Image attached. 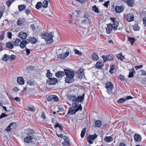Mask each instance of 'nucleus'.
Returning a JSON list of instances; mask_svg holds the SVG:
<instances>
[{"label":"nucleus","mask_w":146,"mask_h":146,"mask_svg":"<svg viewBox=\"0 0 146 146\" xmlns=\"http://www.w3.org/2000/svg\"><path fill=\"white\" fill-rule=\"evenodd\" d=\"M85 93H83L82 96H78L77 97L72 95L68 96V98L71 101H72V104L73 107L70 108L68 113V115H73L76 112L79 110L81 111L82 110V107L81 104L79 103L82 102L84 100Z\"/></svg>","instance_id":"1"},{"label":"nucleus","mask_w":146,"mask_h":146,"mask_svg":"<svg viewBox=\"0 0 146 146\" xmlns=\"http://www.w3.org/2000/svg\"><path fill=\"white\" fill-rule=\"evenodd\" d=\"M110 19L113 22V24L110 23L107 25L106 31L107 33L108 34L110 33L113 29L114 31L116 30L119 24L118 21L115 20V18L111 17Z\"/></svg>","instance_id":"2"},{"label":"nucleus","mask_w":146,"mask_h":146,"mask_svg":"<svg viewBox=\"0 0 146 146\" xmlns=\"http://www.w3.org/2000/svg\"><path fill=\"white\" fill-rule=\"evenodd\" d=\"M65 74L66 76L65 81L67 83H71L73 82V78L74 76V72L68 70H65Z\"/></svg>","instance_id":"3"},{"label":"nucleus","mask_w":146,"mask_h":146,"mask_svg":"<svg viewBox=\"0 0 146 146\" xmlns=\"http://www.w3.org/2000/svg\"><path fill=\"white\" fill-rule=\"evenodd\" d=\"M53 37V34L49 33H47L42 35V37L47 41V43L50 44L53 42L52 38Z\"/></svg>","instance_id":"4"},{"label":"nucleus","mask_w":146,"mask_h":146,"mask_svg":"<svg viewBox=\"0 0 146 146\" xmlns=\"http://www.w3.org/2000/svg\"><path fill=\"white\" fill-rule=\"evenodd\" d=\"M105 88L106 89V92L110 94H113V90L114 88L113 86L112 83L108 82L105 83Z\"/></svg>","instance_id":"5"},{"label":"nucleus","mask_w":146,"mask_h":146,"mask_svg":"<svg viewBox=\"0 0 146 146\" xmlns=\"http://www.w3.org/2000/svg\"><path fill=\"white\" fill-rule=\"evenodd\" d=\"M97 135L96 134L89 135L87 138L88 142L90 144L93 143V141L97 137Z\"/></svg>","instance_id":"6"},{"label":"nucleus","mask_w":146,"mask_h":146,"mask_svg":"<svg viewBox=\"0 0 146 146\" xmlns=\"http://www.w3.org/2000/svg\"><path fill=\"white\" fill-rule=\"evenodd\" d=\"M102 58H103L104 61L105 62L108 61H110L113 60V58L111 54H108L103 55Z\"/></svg>","instance_id":"7"},{"label":"nucleus","mask_w":146,"mask_h":146,"mask_svg":"<svg viewBox=\"0 0 146 146\" xmlns=\"http://www.w3.org/2000/svg\"><path fill=\"white\" fill-rule=\"evenodd\" d=\"M35 133V131L32 129H28L26 132V135L28 136H31L32 138H34Z\"/></svg>","instance_id":"8"},{"label":"nucleus","mask_w":146,"mask_h":146,"mask_svg":"<svg viewBox=\"0 0 146 146\" xmlns=\"http://www.w3.org/2000/svg\"><path fill=\"white\" fill-rule=\"evenodd\" d=\"M57 82L56 78H50L47 80V83L49 85H52L56 84Z\"/></svg>","instance_id":"9"},{"label":"nucleus","mask_w":146,"mask_h":146,"mask_svg":"<svg viewBox=\"0 0 146 146\" xmlns=\"http://www.w3.org/2000/svg\"><path fill=\"white\" fill-rule=\"evenodd\" d=\"M133 97L130 96H128L127 97H125L124 98H121L119 99L117 102L119 103H124L127 100L129 99H132Z\"/></svg>","instance_id":"10"},{"label":"nucleus","mask_w":146,"mask_h":146,"mask_svg":"<svg viewBox=\"0 0 146 146\" xmlns=\"http://www.w3.org/2000/svg\"><path fill=\"white\" fill-rule=\"evenodd\" d=\"M125 16L126 20L129 22H131L134 20V17L133 14H127Z\"/></svg>","instance_id":"11"},{"label":"nucleus","mask_w":146,"mask_h":146,"mask_svg":"<svg viewBox=\"0 0 146 146\" xmlns=\"http://www.w3.org/2000/svg\"><path fill=\"white\" fill-rule=\"evenodd\" d=\"M34 138H32L31 136H29L27 135V136L24 138V141L27 143H29L32 141V140Z\"/></svg>","instance_id":"12"},{"label":"nucleus","mask_w":146,"mask_h":146,"mask_svg":"<svg viewBox=\"0 0 146 146\" xmlns=\"http://www.w3.org/2000/svg\"><path fill=\"white\" fill-rule=\"evenodd\" d=\"M27 36V33L22 31L20 32L19 33V37L23 39H25Z\"/></svg>","instance_id":"13"},{"label":"nucleus","mask_w":146,"mask_h":146,"mask_svg":"<svg viewBox=\"0 0 146 146\" xmlns=\"http://www.w3.org/2000/svg\"><path fill=\"white\" fill-rule=\"evenodd\" d=\"M104 64V63L103 62H101L98 61L96 64V67L98 69H101L103 67Z\"/></svg>","instance_id":"14"},{"label":"nucleus","mask_w":146,"mask_h":146,"mask_svg":"<svg viewBox=\"0 0 146 146\" xmlns=\"http://www.w3.org/2000/svg\"><path fill=\"white\" fill-rule=\"evenodd\" d=\"M134 138L135 141L136 142H139L141 139V135L137 133L135 134Z\"/></svg>","instance_id":"15"},{"label":"nucleus","mask_w":146,"mask_h":146,"mask_svg":"<svg viewBox=\"0 0 146 146\" xmlns=\"http://www.w3.org/2000/svg\"><path fill=\"white\" fill-rule=\"evenodd\" d=\"M123 7L116 6L115 7V10L117 13H120L123 10Z\"/></svg>","instance_id":"16"},{"label":"nucleus","mask_w":146,"mask_h":146,"mask_svg":"<svg viewBox=\"0 0 146 146\" xmlns=\"http://www.w3.org/2000/svg\"><path fill=\"white\" fill-rule=\"evenodd\" d=\"M84 70L83 69L80 68L79 70V72H78L79 77L80 79L83 78L84 76V74L83 72Z\"/></svg>","instance_id":"17"},{"label":"nucleus","mask_w":146,"mask_h":146,"mask_svg":"<svg viewBox=\"0 0 146 146\" xmlns=\"http://www.w3.org/2000/svg\"><path fill=\"white\" fill-rule=\"evenodd\" d=\"M65 75V72L62 71H59L55 74L56 76L58 78H61Z\"/></svg>","instance_id":"18"},{"label":"nucleus","mask_w":146,"mask_h":146,"mask_svg":"<svg viewBox=\"0 0 146 146\" xmlns=\"http://www.w3.org/2000/svg\"><path fill=\"white\" fill-rule=\"evenodd\" d=\"M135 73V72L134 68H132L129 70V74L128 76L129 78H131L134 76V74Z\"/></svg>","instance_id":"19"},{"label":"nucleus","mask_w":146,"mask_h":146,"mask_svg":"<svg viewBox=\"0 0 146 146\" xmlns=\"http://www.w3.org/2000/svg\"><path fill=\"white\" fill-rule=\"evenodd\" d=\"M17 81L18 83L20 84H24L25 83L24 80L22 77H18L17 79Z\"/></svg>","instance_id":"20"},{"label":"nucleus","mask_w":146,"mask_h":146,"mask_svg":"<svg viewBox=\"0 0 146 146\" xmlns=\"http://www.w3.org/2000/svg\"><path fill=\"white\" fill-rule=\"evenodd\" d=\"M113 139L111 136H106L105 137L104 140L107 143H109L112 141Z\"/></svg>","instance_id":"21"},{"label":"nucleus","mask_w":146,"mask_h":146,"mask_svg":"<svg viewBox=\"0 0 146 146\" xmlns=\"http://www.w3.org/2000/svg\"><path fill=\"white\" fill-rule=\"evenodd\" d=\"M82 24L85 28L88 27L90 26V23L87 20H84L82 22Z\"/></svg>","instance_id":"22"},{"label":"nucleus","mask_w":146,"mask_h":146,"mask_svg":"<svg viewBox=\"0 0 146 146\" xmlns=\"http://www.w3.org/2000/svg\"><path fill=\"white\" fill-rule=\"evenodd\" d=\"M92 57L93 60L95 61H97L98 60V57L96 53H93L92 55Z\"/></svg>","instance_id":"23"},{"label":"nucleus","mask_w":146,"mask_h":146,"mask_svg":"<svg viewBox=\"0 0 146 146\" xmlns=\"http://www.w3.org/2000/svg\"><path fill=\"white\" fill-rule=\"evenodd\" d=\"M29 39L30 42L31 43L35 44L36 43L37 39L35 38L30 37H29Z\"/></svg>","instance_id":"24"},{"label":"nucleus","mask_w":146,"mask_h":146,"mask_svg":"<svg viewBox=\"0 0 146 146\" xmlns=\"http://www.w3.org/2000/svg\"><path fill=\"white\" fill-rule=\"evenodd\" d=\"M26 5L25 4L19 5L18 6V9L19 11H21L26 9Z\"/></svg>","instance_id":"25"},{"label":"nucleus","mask_w":146,"mask_h":146,"mask_svg":"<svg viewBox=\"0 0 146 146\" xmlns=\"http://www.w3.org/2000/svg\"><path fill=\"white\" fill-rule=\"evenodd\" d=\"M25 22V19L19 18L17 21V23L18 25H21Z\"/></svg>","instance_id":"26"},{"label":"nucleus","mask_w":146,"mask_h":146,"mask_svg":"<svg viewBox=\"0 0 146 146\" xmlns=\"http://www.w3.org/2000/svg\"><path fill=\"white\" fill-rule=\"evenodd\" d=\"M10 59V56L5 54L2 58V60L5 61H7Z\"/></svg>","instance_id":"27"},{"label":"nucleus","mask_w":146,"mask_h":146,"mask_svg":"<svg viewBox=\"0 0 146 146\" xmlns=\"http://www.w3.org/2000/svg\"><path fill=\"white\" fill-rule=\"evenodd\" d=\"M128 6L132 7L133 5L134 2L132 0H128L125 1Z\"/></svg>","instance_id":"28"},{"label":"nucleus","mask_w":146,"mask_h":146,"mask_svg":"<svg viewBox=\"0 0 146 146\" xmlns=\"http://www.w3.org/2000/svg\"><path fill=\"white\" fill-rule=\"evenodd\" d=\"M6 46L7 48L10 49H13L14 47L13 44H12L10 42L7 43L6 44Z\"/></svg>","instance_id":"29"},{"label":"nucleus","mask_w":146,"mask_h":146,"mask_svg":"<svg viewBox=\"0 0 146 146\" xmlns=\"http://www.w3.org/2000/svg\"><path fill=\"white\" fill-rule=\"evenodd\" d=\"M48 1L47 0H44V2L42 3V7L43 8H46L48 5Z\"/></svg>","instance_id":"30"},{"label":"nucleus","mask_w":146,"mask_h":146,"mask_svg":"<svg viewBox=\"0 0 146 146\" xmlns=\"http://www.w3.org/2000/svg\"><path fill=\"white\" fill-rule=\"evenodd\" d=\"M42 3L40 2H38L35 6L36 8L37 9H39L41 8L42 7Z\"/></svg>","instance_id":"31"},{"label":"nucleus","mask_w":146,"mask_h":146,"mask_svg":"<svg viewBox=\"0 0 146 146\" xmlns=\"http://www.w3.org/2000/svg\"><path fill=\"white\" fill-rule=\"evenodd\" d=\"M57 127H58L61 131L62 130V126L60 124L57 123L55 125L54 127L55 128H56Z\"/></svg>","instance_id":"32"},{"label":"nucleus","mask_w":146,"mask_h":146,"mask_svg":"<svg viewBox=\"0 0 146 146\" xmlns=\"http://www.w3.org/2000/svg\"><path fill=\"white\" fill-rule=\"evenodd\" d=\"M121 54V53L120 54H117L116 55V57L118 59H119L121 60H123V59L125 58L124 56H123Z\"/></svg>","instance_id":"33"},{"label":"nucleus","mask_w":146,"mask_h":146,"mask_svg":"<svg viewBox=\"0 0 146 146\" xmlns=\"http://www.w3.org/2000/svg\"><path fill=\"white\" fill-rule=\"evenodd\" d=\"M92 9L95 12L97 13H99L100 11L98 9V8L96 5H94L92 7Z\"/></svg>","instance_id":"34"},{"label":"nucleus","mask_w":146,"mask_h":146,"mask_svg":"<svg viewBox=\"0 0 146 146\" xmlns=\"http://www.w3.org/2000/svg\"><path fill=\"white\" fill-rule=\"evenodd\" d=\"M95 125L96 127H99L101 126V122L99 120H97L95 122Z\"/></svg>","instance_id":"35"},{"label":"nucleus","mask_w":146,"mask_h":146,"mask_svg":"<svg viewBox=\"0 0 146 146\" xmlns=\"http://www.w3.org/2000/svg\"><path fill=\"white\" fill-rule=\"evenodd\" d=\"M26 44L23 40L21 42L19 46L21 48H23L25 47Z\"/></svg>","instance_id":"36"},{"label":"nucleus","mask_w":146,"mask_h":146,"mask_svg":"<svg viewBox=\"0 0 146 146\" xmlns=\"http://www.w3.org/2000/svg\"><path fill=\"white\" fill-rule=\"evenodd\" d=\"M86 129L84 128L82 131L81 133V136L82 138H83L86 132Z\"/></svg>","instance_id":"37"},{"label":"nucleus","mask_w":146,"mask_h":146,"mask_svg":"<svg viewBox=\"0 0 146 146\" xmlns=\"http://www.w3.org/2000/svg\"><path fill=\"white\" fill-rule=\"evenodd\" d=\"M13 123H11L6 129V131H10L11 129V127L13 125Z\"/></svg>","instance_id":"38"},{"label":"nucleus","mask_w":146,"mask_h":146,"mask_svg":"<svg viewBox=\"0 0 146 146\" xmlns=\"http://www.w3.org/2000/svg\"><path fill=\"white\" fill-rule=\"evenodd\" d=\"M128 40L132 45L135 41V38L134 37L132 38L131 37L128 38Z\"/></svg>","instance_id":"39"},{"label":"nucleus","mask_w":146,"mask_h":146,"mask_svg":"<svg viewBox=\"0 0 146 146\" xmlns=\"http://www.w3.org/2000/svg\"><path fill=\"white\" fill-rule=\"evenodd\" d=\"M21 42L19 38H17L15 41L14 43L15 46H18L19 42Z\"/></svg>","instance_id":"40"},{"label":"nucleus","mask_w":146,"mask_h":146,"mask_svg":"<svg viewBox=\"0 0 146 146\" xmlns=\"http://www.w3.org/2000/svg\"><path fill=\"white\" fill-rule=\"evenodd\" d=\"M46 76L49 78H50V77H51L52 76V74L50 72L49 70H47Z\"/></svg>","instance_id":"41"},{"label":"nucleus","mask_w":146,"mask_h":146,"mask_svg":"<svg viewBox=\"0 0 146 146\" xmlns=\"http://www.w3.org/2000/svg\"><path fill=\"white\" fill-rule=\"evenodd\" d=\"M133 29L134 31H137L139 30L140 29V27L137 24H135L133 27Z\"/></svg>","instance_id":"42"},{"label":"nucleus","mask_w":146,"mask_h":146,"mask_svg":"<svg viewBox=\"0 0 146 146\" xmlns=\"http://www.w3.org/2000/svg\"><path fill=\"white\" fill-rule=\"evenodd\" d=\"M74 53L77 54L79 55H82V52L80 51H79L78 50L76 49H74Z\"/></svg>","instance_id":"43"},{"label":"nucleus","mask_w":146,"mask_h":146,"mask_svg":"<svg viewBox=\"0 0 146 146\" xmlns=\"http://www.w3.org/2000/svg\"><path fill=\"white\" fill-rule=\"evenodd\" d=\"M25 12L27 15H28L31 13L30 9H25Z\"/></svg>","instance_id":"44"},{"label":"nucleus","mask_w":146,"mask_h":146,"mask_svg":"<svg viewBox=\"0 0 146 146\" xmlns=\"http://www.w3.org/2000/svg\"><path fill=\"white\" fill-rule=\"evenodd\" d=\"M63 146H69L70 145L69 142V141H66L62 143Z\"/></svg>","instance_id":"45"},{"label":"nucleus","mask_w":146,"mask_h":146,"mask_svg":"<svg viewBox=\"0 0 146 146\" xmlns=\"http://www.w3.org/2000/svg\"><path fill=\"white\" fill-rule=\"evenodd\" d=\"M58 58L61 59L64 58H65L64 54H60L58 55Z\"/></svg>","instance_id":"46"},{"label":"nucleus","mask_w":146,"mask_h":146,"mask_svg":"<svg viewBox=\"0 0 146 146\" xmlns=\"http://www.w3.org/2000/svg\"><path fill=\"white\" fill-rule=\"evenodd\" d=\"M109 5L110 1H108L105 2L103 4V5L106 8H108V6Z\"/></svg>","instance_id":"47"},{"label":"nucleus","mask_w":146,"mask_h":146,"mask_svg":"<svg viewBox=\"0 0 146 146\" xmlns=\"http://www.w3.org/2000/svg\"><path fill=\"white\" fill-rule=\"evenodd\" d=\"M52 98L53 100L55 102H57L58 100V97L56 96L52 95Z\"/></svg>","instance_id":"48"},{"label":"nucleus","mask_w":146,"mask_h":146,"mask_svg":"<svg viewBox=\"0 0 146 146\" xmlns=\"http://www.w3.org/2000/svg\"><path fill=\"white\" fill-rule=\"evenodd\" d=\"M5 36V33L4 32H3L2 34H1V36H0V39L1 40H2L4 38V36Z\"/></svg>","instance_id":"49"},{"label":"nucleus","mask_w":146,"mask_h":146,"mask_svg":"<svg viewBox=\"0 0 146 146\" xmlns=\"http://www.w3.org/2000/svg\"><path fill=\"white\" fill-rule=\"evenodd\" d=\"M7 35L9 38L10 39L11 38L12 34L11 32H8L7 33Z\"/></svg>","instance_id":"50"},{"label":"nucleus","mask_w":146,"mask_h":146,"mask_svg":"<svg viewBox=\"0 0 146 146\" xmlns=\"http://www.w3.org/2000/svg\"><path fill=\"white\" fill-rule=\"evenodd\" d=\"M52 95H50L47 98V100L48 101H50L52 100Z\"/></svg>","instance_id":"51"},{"label":"nucleus","mask_w":146,"mask_h":146,"mask_svg":"<svg viewBox=\"0 0 146 146\" xmlns=\"http://www.w3.org/2000/svg\"><path fill=\"white\" fill-rule=\"evenodd\" d=\"M118 78L120 80H124V77L123 75H120L118 76Z\"/></svg>","instance_id":"52"},{"label":"nucleus","mask_w":146,"mask_h":146,"mask_svg":"<svg viewBox=\"0 0 146 146\" xmlns=\"http://www.w3.org/2000/svg\"><path fill=\"white\" fill-rule=\"evenodd\" d=\"M23 41L26 44L30 42L29 37V39H27L25 40H23Z\"/></svg>","instance_id":"53"},{"label":"nucleus","mask_w":146,"mask_h":146,"mask_svg":"<svg viewBox=\"0 0 146 146\" xmlns=\"http://www.w3.org/2000/svg\"><path fill=\"white\" fill-rule=\"evenodd\" d=\"M41 117L44 119H46V117L44 112H42L41 113Z\"/></svg>","instance_id":"54"},{"label":"nucleus","mask_w":146,"mask_h":146,"mask_svg":"<svg viewBox=\"0 0 146 146\" xmlns=\"http://www.w3.org/2000/svg\"><path fill=\"white\" fill-rule=\"evenodd\" d=\"M15 57L16 56L13 54H12L10 56V58L11 60H14Z\"/></svg>","instance_id":"55"},{"label":"nucleus","mask_w":146,"mask_h":146,"mask_svg":"<svg viewBox=\"0 0 146 146\" xmlns=\"http://www.w3.org/2000/svg\"><path fill=\"white\" fill-rule=\"evenodd\" d=\"M141 73V75L142 76H145L146 75V72L145 71L142 70L140 71Z\"/></svg>","instance_id":"56"},{"label":"nucleus","mask_w":146,"mask_h":146,"mask_svg":"<svg viewBox=\"0 0 146 146\" xmlns=\"http://www.w3.org/2000/svg\"><path fill=\"white\" fill-rule=\"evenodd\" d=\"M143 67V65H141L139 66H135V68L136 70H137L139 68H141Z\"/></svg>","instance_id":"57"},{"label":"nucleus","mask_w":146,"mask_h":146,"mask_svg":"<svg viewBox=\"0 0 146 146\" xmlns=\"http://www.w3.org/2000/svg\"><path fill=\"white\" fill-rule=\"evenodd\" d=\"M26 51L27 52V55H28L30 53V50L27 48L26 47Z\"/></svg>","instance_id":"58"},{"label":"nucleus","mask_w":146,"mask_h":146,"mask_svg":"<svg viewBox=\"0 0 146 146\" xmlns=\"http://www.w3.org/2000/svg\"><path fill=\"white\" fill-rule=\"evenodd\" d=\"M27 83L29 85L32 86L33 85V82L31 81H27Z\"/></svg>","instance_id":"59"},{"label":"nucleus","mask_w":146,"mask_h":146,"mask_svg":"<svg viewBox=\"0 0 146 146\" xmlns=\"http://www.w3.org/2000/svg\"><path fill=\"white\" fill-rule=\"evenodd\" d=\"M115 68V66L114 65H110V69L112 70H114Z\"/></svg>","instance_id":"60"},{"label":"nucleus","mask_w":146,"mask_h":146,"mask_svg":"<svg viewBox=\"0 0 146 146\" xmlns=\"http://www.w3.org/2000/svg\"><path fill=\"white\" fill-rule=\"evenodd\" d=\"M28 109L31 111H34V109L31 107H29L28 108Z\"/></svg>","instance_id":"61"},{"label":"nucleus","mask_w":146,"mask_h":146,"mask_svg":"<svg viewBox=\"0 0 146 146\" xmlns=\"http://www.w3.org/2000/svg\"><path fill=\"white\" fill-rule=\"evenodd\" d=\"M56 134L59 137L62 138L63 137V135L62 134H59L58 133H56Z\"/></svg>","instance_id":"62"},{"label":"nucleus","mask_w":146,"mask_h":146,"mask_svg":"<svg viewBox=\"0 0 146 146\" xmlns=\"http://www.w3.org/2000/svg\"><path fill=\"white\" fill-rule=\"evenodd\" d=\"M13 90L15 92H17L19 90V88H18L17 87H15L14 88Z\"/></svg>","instance_id":"63"},{"label":"nucleus","mask_w":146,"mask_h":146,"mask_svg":"<svg viewBox=\"0 0 146 146\" xmlns=\"http://www.w3.org/2000/svg\"><path fill=\"white\" fill-rule=\"evenodd\" d=\"M143 22L145 25L146 26V17L143 19Z\"/></svg>","instance_id":"64"}]
</instances>
